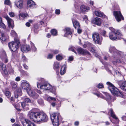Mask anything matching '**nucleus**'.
Here are the masks:
<instances>
[{"mask_svg":"<svg viewBox=\"0 0 126 126\" xmlns=\"http://www.w3.org/2000/svg\"><path fill=\"white\" fill-rule=\"evenodd\" d=\"M113 15L118 22H120L122 20H124V18L120 11H114Z\"/></svg>","mask_w":126,"mask_h":126,"instance_id":"1a4fd4ad","label":"nucleus"},{"mask_svg":"<svg viewBox=\"0 0 126 126\" xmlns=\"http://www.w3.org/2000/svg\"><path fill=\"white\" fill-rule=\"evenodd\" d=\"M38 80L41 82H37V87L38 88L48 90L50 92L54 93L56 90V88L52 87L50 84L46 81L43 78H39Z\"/></svg>","mask_w":126,"mask_h":126,"instance_id":"f03ea898","label":"nucleus"},{"mask_svg":"<svg viewBox=\"0 0 126 126\" xmlns=\"http://www.w3.org/2000/svg\"><path fill=\"white\" fill-rule=\"evenodd\" d=\"M8 38L7 35L4 32H0V39L1 41H5Z\"/></svg>","mask_w":126,"mask_h":126,"instance_id":"412c9836","label":"nucleus"},{"mask_svg":"<svg viewBox=\"0 0 126 126\" xmlns=\"http://www.w3.org/2000/svg\"><path fill=\"white\" fill-rule=\"evenodd\" d=\"M74 49L75 48L74 47H72L71 48H69V50L72 51L74 52V53H75L76 54L77 53L76 51Z\"/></svg>","mask_w":126,"mask_h":126,"instance_id":"de8ad7c7","label":"nucleus"},{"mask_svg":"<svg viewBox=\"0 0 126 126\" xmlns=\"http://www.w3.org/2000/svg\"><path fill=\"white\" fill-rule=\"evenodd\" d=\"M66 69V67L65 65L63 66L61 68L60 73L61 75H63L65 72Z\"/></svg>","mask_w":126,"mask_h":126,"instance_id":"bb28decb","label":"nucleus"},{"mask_svg":"<svg viewBox=\"0 0 126 126\" xmlns=\"http://www.w3.org/2000/svg\"><path fill=\"white\" fill-rule=\"evenodd\" d=\"M32 48L33 51H35L37 50L35 46L33 47H32Z\"/></svg>","mask_w":126,"mask_h":126,"instance_id":"13d9d810","label":"nucleus"},{"mask_svg":"<svg viewBox=\"0 0 126 126\" xmlns=\"http://www.w3.org/2000/svg\"><path fill=\"white\" fill-rule=\"evenodd\" d=\"M27 5L28 7H29L30 8H35L36 7V5L35 2L31 0H28Z\"/></svg>","mask_w":126,"mask_h":126,"instance_id":"6ab92c4d","label":"nucleus"},{"mask_svg":"<svg viewBox=\"0 0 126 126\" xmlns=\"http://www.w3.org/2000/svg\"><path fill=\"white\" fill-rule=\"evenodd\" d=\"M4 94L8 97H9L10 96L11 94L10 92L8 91H6L4 92Z\"/></svg>","mask_w":126,"mask_h":126,"instance_id":"58836bf2","label":"nucleus"},{"mask_svg":"<svg viewBox=\"0 0 126 126\" xmlns=\"http://www.w3.org/2000/svg\"><path fill=\"white\" fill-rule=\"evenodd\" d=\"M80 9L82 12H86L89 9V8L86 6L82 5L80 6Z\"/></svg>","mask_w":126,"mask_h":126,"instance_id":"b1692460","label":"nucleus"},{"mask_svg":"<svg viewBox=\"0 0 126 126\" xmlns=\"http://www.w3.org/2000/svg\"><path fill=\"white\" fill-rule=\"evenodd\" d=\"M78 32L80 34L81 33V29H79V28H78V29L77 30Z\"/></svg>","mask_w":126,"mask_h":126,"instance_id":"e2e57ef3","label":"nucleus"},{"mask_svg":"<svg viewBox=\"0 0 126 126\" xmlns=\"http://www.w3.org/2000/svg\"><path fill=\"white\" fill-rule=\"evenodd\" d=\"M53 52L55 54H57L58 53L59 51L58 50H55L53 51Z\"/></svg>","mask_w":126,"mask_h":126,"instance_id":"4d7b16f0","label":"nucleus"},{"mask_svg":"<svg viewBox=\"0 0 126 126\" xmlns=\"http://www.w3.org/2000/svg\"><path fill=\"white\" fill-rule=\"evenodd\" d=\"M73 57H70L69 59V61H71L73 60Z\"/></svg>","mask_w":126,"mask_h":126,"instance_id":"774afa93","label":"nucleus"},{"mask_svg":"<svg viewBox=\"0 0 126 126\" xmlns=\"http://www.w3.org/2000/svg\"><path fill=\"white\" fill-rule=\"evenodd\" d=\"M94 14L96 16L107 19V16L100 11H95Z\"/></svg>","mask_w":126,"mask_h":126,"instance_id":"a211bd4d","label":"nucleus"},{"mask_svg":"<svg viewBox=\"0 0 126 126\" xmlns=\"http://www.w3.org/2000/svg\"><path fill=\"white\" fill-rule=\"evenodd\" d=\"M65 33L64 34L65 36H67L68 35H71L72 33V31L71 29L69 27L65 28L64 30Z\"/></svg>","mask_w":126,"mask_h":126,"instance_id":"4be33fe9","label":"nucleus"},{"mask_svg":"<svg viewBox=\"0 0 126 126\" xmlns=\"http://www.w3.org/2000/svg\"><path fill=\"white\" fill-rule=\"evenodd\" d=\"M28 16V14H27L26 13H23L22 14H20L19 15V17L20 18V19L21 17L25 18Z\"/></svg>","mask_w":126,"mask_h":126,"instance_id":"c9c22d12","label":"nucleus"},{"mask_svg":"<svg viewBox=\"0 0 126 126\" xmlns=\"http://www.w3.org/2000/svg\"><path fill=\"white\" fill-rule=\"evenodd\" d=\"M23 66L25 69H28V66L26 65L25 64H24L23 65Z\"/></svg>","mask_w":126,"mask_h":126,"instance_id":"680f3d73","label":"nucleus"},{"mask_svg":"<svg viewBox=\"0 0 126 126\" xmlns=\"http://www.w3.org/2000/svg\"><path fill=\"white\" fill-rule=\"evenodd\" d=\"M0 26L1 28H2L3 29L6 28V26L5 24L3 22L0 24Z\"/></svg>","mask_w":126,"mask_h":126,"instance_id":"c03bdc74","label":"nucleus"},{"mask_svg":"<svg viewBox=\"0 0 126 126\" xmlns=\"http://www.w3.org/2000/svg\"><path fill=\"white\" fill-rule=\"evenodd\" d=\"M9 15L10 16L12 17H13L15 16V14L13 12H10L9 13Z\"/></svg>","mask_w":126,"mask_h":126,"instance_id":"8fccbe9b","label":"nucleus"},{"mask_svg":"<svg viewBox=\"0 0 126 126\" xmlns=\"http://www.w3.org/2000/svg\"><path fill=\"white\" fill-rule=\"evenodd\" d=\"M74 124L75 126H77L79 124V122L78 121L76 122H75Z\"/></svg>","mask_w":126,"mask_h":126,"instance_id":"338daca9","label":"nucleus"},{"mask_svg":"<svg viewBox=\"0 0 126 126\" xmlns=\"http://www.w3.org/2000/svg\"><path fill=\"white\" fill-rule=\"evenodd\" d=\"M117 83L121 89L124 91H126V81L123 82L122 81H118Z\"/></svg>","mask_w":126,"mask_h":126,"instance_id":"ddd939ff","label":"nucleus"},{"mask_svg":"<svg viewBox=\"0 0 126 126\" xmlns=\"http://www.w3.org/2000/svg\"><path fill=\"white\" fill-rule=\"evenodd\" d=\"M15 96L16 98H17L18 96H20L22 94L21 91V89L19 88L15 92Z\"/></svg>","mask_w":126,"mask_h":126,"instance_id":"393cba45","label":"nucleus"},{"mask_svg":"<svg viewBox=\"0 0 126 126\" xmlns=\"http://www.w3.org/2000/svg\"><path fill=\"white\" fill-rule=\"evenodd\" d=\"M78 53L80 54H86L90 55V53L87 50H84L81 48H78L77 49Z\"/></svg>","mask_w":126,"mask_h":126,"instance_id":"f3484780","label":"nucleus"},{"mask_svg":"<svg viewBox=\"0 0 126 126\" xmlns=\"http://www.w3.org/2000/svg\"><path fill=\"white\" fill-rule=\"evenodd\" d=\"M10 83L11 85L12 89H15L17 87V85L15 82L14 81H11Z\"/></svg>","mask_w":126,"mask_h":126,"instance_id":"473e14b6","label":"nucleus"},{"mask_svg":"<svg viewBox=\"0 0 126 126\" xmlns=\"http://www.w3.org/2000/svg\"><path fill=\"white\" fill-rule=\"evenodd\" d=\"M109 50L110 52L112 53L115 51H117V50L115 48V47L112 46L110 47Z\"/></svg>","mask_w":126,"mask_h":126,"instance_id":"7c9ffc66","label":"nucleus"},{"mask_svg":"<svg viewBox=\"0 0 126 126\" xmlns=\"http://www.w3.org/2000/svg\"><path fill=\"white\" fill-rule=\"evenodd\" d=\"M0 68L3 71H5L6 69L5 65L4 64L2 63H1L0 64Z\"/></svg>","mask_w":126,"mask_h":126,"instance_id":"2f4dec72","label":"nucleus"},{"mask_svg":"<svg viewBox=\"0 0 126 126\" xmlns=\"http://www.w3.org/2000/svg\"><path fill=\"white\" fill-rule=\"evenodd\" d=\"M106 33V32L104 31H102L101 32V34L103 36H105Z\"/></svg>","mask_w":126,"mask_h":126,"instance_id":"603ef678","label":"nucleus"},{"mask_svg":"<svg viewBox=\"0 0 126 126\" xmlns=\"http://www.w3.org/2000/svg\"><path fill=\"white\" fill-rule=\"evenodd\" d=\"M21 50L23 52H26L30 50V48L28 45H25L22 46Z\"/></svg>","mask_w":126,"mask_h":126,"instance_id":"aec40b11","label":"nucleus"},{"mask_svg":"<svg viewBox=\"0 0 126 126\" xmlns=\"http://www.w3.org/2000/svg\"><path fill=\"white\" fill-rule=\"evenodd\" d=\"M0 54L1 59L2 61L5 63H7L8 60L7 58L5 52L4 51H3Z\"/></svg>","mask_w":126,"mask_h":126,"instance_id":"2eb2a0df","label":"nucleus"},{"mask_svg":"<svg viewBox=\"0 0 126 126\" xmlns=\"http://www.w3.org/2000/svg\"><path fill=\"white\" fill-rule=\"evenodd\" d=\"M15 107L18 111H19L21 110L20 104H17L15 106Z\"/></svg>","mask_w":126,"mask_h":126,"instance_id":"a19ab883","label":"nucleus"},{"mask_svg":"<svg viewBox=\"0 0 126 126\" xmlns=\"http://www.w3.org/2000/svg\"><path fill=\"white\" fill-rule=\"evenodd\" d=\"M50 116L53 125L54 126H58L59 125V119L61 117L60 113H53L50 114Z\"/></svg>","mask_w":126,"mask_h":126,"instance_id":"39448f33","label":"nucleus"},{"mask_svg":"<svg viewBox=\"0 0 126 126\" xmlns=\"http://www.w3.org/2000/svg\"><path fill=\"white\" fill-rule=\"evenodd\" d=\"M51 32L53 35L54 36L56 35L57 33V31L54 29L51 30Z\"/></svg>","mask_w":126,"mask_h":126,"instance_id":"f704fd0d","label":"nucleus"},{"mask_svg":"<svg viewBox=\"0 0 126 126\" xmlns=\"http://www.w3.org/2000/svg\"><path fill=\"white\" fill-rule=\"evenodd\" d=\"M28 94L30 96L32 97L34 99H36L38 97V95L35 93L33 90H32L30 88L27 91Z\"/></svg>","mask_w":126,"mask_h":126,"instance_id":"9b49d317","label":"nucleus"},{"mask_svg":"<svg viewBox=\"0 0 126 126\" xmlns=\"http://www.w3.org/2000/svg\"><path fill=\"white\" fill-rule=\"evenodd\" d=\"M11 33V34L13 36H14V35H16V33L15 32V31L14 30H12Z\"/></svg>","mask_w":126,"mask_h":126,"instance_id":"3c124183","label":"nucleus"},{"mask_svg":"<svg viewBox=\"0 0 126 126\" xmlns=\"http://www.w3.org/2000/svg\"><path fill=\"white\" fill-rule=\"evenodd\" d=\"M21 122L23 126H35V124L28 119H25Z\"/></svg>","mask_w":126,"mask_h":126,"instance_id":"9d476101","label":"nucleus"},{"mask_svg":"<svg viewBox=\"0 0 126 126\" xmlns=\"http://www.w3.org/2000/svg\"><path fill=\"white\" fill-rule=\"evenodd\" d=\"M28 115L30 119L34 121L38 122L42 121L46 122L48 120V117L44 112H30Z\"/></svg>","mask_w":126,"mask_h":126,"instance_id":"f257e3e1","label":"nucleus"},{"mask_svg":"<svg viewBox=\"0 0 126 126\" xmlns=\"http://www.w3.org/2000/svg\"><path fill=\"white\" fill-rule=\"evenodd\" d=\"M59 63L57 62H55L54 64L53 68L54 69H58L59 66Z\"/></svg>","mask_w":126,"mask_h":126,"instance_id":"72a5a7b5","label":"nucleus"},{"mask_svg":"<svg viewBox=\"0 0 126 126\" xmlns=\"http://www.w3.org/2000/svg\"><path fill=\"white\" fill-rule=\"evenodd\" d=\"M22 59L24 62H26L27 61V59L26 57L24 55H22Z\"/></svg>","mask_w":126,"mask_h":126,"instance_id":"a18cd8bd","label":"nucleus"},{"mask_svg":"<svg viewBox=\"0 0 126 126\" xmlns=\"http://www.w3.org/2000/svg\"><path fill=\"white\" fill-rule=\"evenodd\" d=\"M56 58L58 60H60L62 59L63 57L62 55L59 54L56 56Z\"/></svg>","mask_w":126,"mask_h":126,"instance_id":"4c0bfd02","label":"nucleus"},{"mask_svg":"<svg viewBox=\"0 0 126 126\" xmlns=\"http://www.w3.org/2000/svg\"><path fill=\"white\" fill-rule=\"evenodd\" d=\"M21 104L22 107L25 110H29L28 104H27L25 102H22L21 103Z\"/></svg>","mask_w":126,"mask_h":126,"instance_id":"a878e982","label":"nucleus"},{"mask_svg":"<svg viewBox=\"0 0 126 126\" xmlns=\"http://www.w3.org/2000/svg\"><path fill=\"white\" fill-rule=\"evenodd\" d=\"M20 45L19 40L18 39H15V41L10 43L8 46L10 50L14 52L17 50Z\"/></svg>","mask_w":126,"mask_h":126,"instance_id":"423d86ee","label":"nucleus"},{"mask_svg":"<svg viewBox=\"0 0 126 126\" xmlns=\"http://www.w3.org/2000/svg\"><path fill=\"white\" fill-rule=\"evenodd\" d=\"M94 23L98 25H100L101 23V19L98 17H96L95 18Z\"/></svg>","mask_w":126,"mask_h":126,"instance_id":"cd10ccee","label":"nucleus"},{"mask_svg":"<svg viewBox=\"0 0 126 126\" xmlns=\"http://www.w3.org/2000/svg\"><path fill=\"white\" fill-rule=\"evenodd\" d=\"M122 118L123 120L126 121V116H122Z\"/></svg>","mask_w":126,"mask_h":126,"instance_id":"052dcab7","label":"nucleus"},{"mask_svg":"<svg viewBox=\"0 0 126 126\" xmlns=\"http://www.w3.org/2000/svg\"><path fill=\"white\" fill-rule=\"evenodd\" d=\"M53 57V55L51 54H49L47 57V59H51Z\"/></svg>","mask_w":126,"mask_h":126,"instance_id":"864d4df0","label":"nucleus"},{"mask_svg":"<svg viewBox=\"0 0 126 126\" xmlns=\"http://www.w3.org/2000/svg\"><path fill=\"white\" fill-rule=\"evenodd\" d=\"M5 18L7 21L9 27L13 28L14 26L13 21L8 16H6Z\"/></svg>","mask_w":126,"mask_h":126,"instance_id":"4468645a","label":"nucleus"},{"mask_svg":"<svg viewBox=\"0 0 126 126\" xmlns=\"http://www.w3.org/2000/svg\"><path fill=\"white\" fill-rule=\"evenodd\" d=\"M83 19L86 22V23L87 22L88 20L87 19V16H85L83 18Z\"/></svg>","mask_w":126,"mask_h":126,"instance_id":"5fc2aeb1","label":"nucleus"},{"mask_svg":"<svg viewBox=\"0 0 126 126\" xmlns=\"http://www.w3.org/2000/svg\"><path fill=\"white\" fill-rule=\"evenodd\" d=\"M107 84L109 86L108 88L111 92L112 94L114 95L120 96L121 97L126 98V95H123V93L119 91V90L109 82H108Z\"/></svg>","mask_w":126,"mask_h":126,"instance_id":"7ed1b4c3","label":"nucleus"},{"mask_svg":"<svg viewBox=\"0 0 126 126\" xmlns=\"http://www.w3.org/2000/svg\"><path fill=\"white\" fill-rule=\"evenodd\" d=\"M110 112L111 116L114 118L116 120H118V118L116 117V115L114 114V113L112 109H110V111L109 112Z\"/></svg>","mask_w":126,"mask_h":126,"instance_id":"c85d7f7f","label":"nucleus"},{"mask_svg":"<svg viewBox=\"0 0 126 126\" xmlns=\"http://www.w3.org/2000/svg\"><path fill=\"white\" fill-rule=\"evenodd\" d=\"M72 22L74 27L75 28H79L80 27L79 23L77 20H75L74 18L72 19Z\"/></svg>","mask_w":126,"mask_h":126,"instance_id":"5701e85b","label":"nucleus"},{"mask_svg":"<svg viewBox=\"0 0 126 126\" xmlns=\"http://www.w3.org/2000/svg\"><path fill=\"white\" fill-rule=\"evenodd\" d=\"M25 102L26 103H30L31 102V100L29 98L25 97L24 99Z\"/></svg>","mask_w":126,"mask_h":126,"instance_id":"ea45409f","label":"nucleus"},{"mask_svg":"<svg viewBox=\"0 0 126 126\" xmlns=\"http://www.w3.org/2000/svg\"><path fill=\"white\" fill-rule=\"evenodd\" d=\"M38 103L40 105H43L44 104V102L43 100L41 99H39L38 101Z\"/></svg>","mask_w":126,"mask_h":126,"instance_id":"37998d69","label":"nucleus"},{"mask_svg":"<svg viewBox=\"0 0 126 126\" xmlns=\"http://www.w3.org/2000/svg\"><path fill=\"white\" fill-rule=\"evenodd\" d=\"M15 5L18 8L20 9L23 7V2L21 0H16L14 2Z\"/></svg>","mask_w":126,"mask_h":126,"instance_id":"dca6fc26","label":"nucleus"},{"mask_svg":"<svg viewBox=\"0 0 126 126\" xmlns=\"http://www.w3.org/2000/svg\"><path fill=\"white\" fill-rule=\"evenodd\" d=\"M92 37L94 42L95 43L99 45L101 44L102 38L100 37L99 34L96 32H94L92 34Z\"/></svg>","mask_w":126,"mask_h":126,"instance_id":"6e6552de","label":"nucleus"},{"mask_svg":"<svg viewBox=\"0 0 126 126\" xmlns=\"http://www.w3.org/2000/svg\"><path fill=\"white\" fill-rule=\"evenodd\" d=\"M112 54V56L114 60L113 62V63L115 64L116 63H120L121 61L118 59L120 58L122 53L117 50V51H115Z\"/></svg>","mask_w":126,"mask_h":126,"instance_id":"0eeeda50","label":"nucleus"},{"mask_svg":"<svg viewBox=\"0 0 126 126\" xmlns=\"http://www.w3.org/2000/svg\"><path fill=\"white\" fill-rule=\"evenodd\" d=\"M4 3L6 5H10L11 4V2L9 0H5Z\"/></svg>","mask_w":126,"mask_h":126,"instance_id":"79ce46f5","label":"nucleus"},{"mask_svg":"<svg viewBox=\"0 0 126 126\" xmlns=\"http://www.w3.org/2000/svg\"><path fill=\"white\" fill-rule=\"evenodd\" d=\"M103 93H104V94L106 96V100L108 101V104H109V101H110V96L108 93L104 92H103Z\"/></svg>","mask_w":126,"mask_h":126,"instance_id":"c756f323","label":"nucleus"},{"mask_svg":"<svg viewBox=\"0 0 126 126\" xmlns=\"http://www.w3.org/2000/svg\"><path fill=\"white\" fill-rule=\"evenodd\" d=\"M94 94L98 97H100L102 98H104V97L102 96L101 94H100L95 93Z\"/></svg>","mask_w":126,"mask_h":126,"instance_id":"09e8293b","label":"nucleus"},{"mask_svg":"<svg viewBox=\"0 0 126 126\" xmlns=\"http://www.w3.org/2000/svg\"><path fill=\"white\" fill-rule=\"evenodd\" d=\"M22 85L23 89L27 91L30 88V84L27 81H24L22 83Z\"/></svg>","mask_w":126,"mask_h":126,"instance_id":"f8f14e48","label":"nucleus"},{"mask_svg":"<svg viewBox=\"0 0 126 126\" xmlns=\"http://www.w3.org/2000/svg\"><path fill=\"white\" fill-rule=\"evenodd\" d=\"M90 4L92 6H93L94 4V2L93 1L90 0Z\"/></svg>","mask_w":126,"mask_h":126,"instance_id":"69168bd1","label":"nucleus"},{"mask_svg":"<svg viewBox=\"0 0 126 126\" xmlns=\"http://www.w3.org/2000/svg\"><path fill=\"white\" fill-rule=\"evenodd\" d=\"M97 87L99 88H101L104 87L103 85L101 83L98 84L97 86Z\"/></svg>","mask_w":126,"mask_h":126,"instance_id":"49530a36","label":"nucleus"},{"mask_svg":"<svg viewBox=\"0 0 126 126\" xmlns=\"http://www.w3.org/2000/svg\"><path fill=\"white\" fill-rule=\"evenodd\" d=\"M111 32L109 33V36L110 39L112 40H116L121 38L122 34L119 31L112 28Z\"/></svg>","mask_w":126,"mask_h":126,"instance_id":"20e7f679","label":"nucleus"},{"mask_svg":"<svg viewBox=\"0 0 126 126\" xmlns=\"http://www.w3.org/2000/svg\"><path fill=\"white\" fill-rule=\"evenodd\" d=\"M60 13V11L59 9H56V10L55 13L57 14H59Z\"/></svg>","mask_w":126,"mask_h":126,"instance_id":"6e6d98bb","label":"nucleus"},{"mask_svg":"<svg viewBox=\"0 0 126 126\" xmlns=\"http://www.w3.org/2000/svg\"><path fill=\"white\" fill-rule=\"evenodd\" d=\"M20 80V78L19 77H18L16 78L15 79V80L16 81H19Z\"/></svg>","mask_w":126,"mask_h":126,"instance_id":"bf43d9fd","label":"nucleus"},{"mask_svg":"<svg viewBox=\"0 0 126 126\" xmlns=\"http://www.w3.org/2000/svg\"><path fill=\"white\" fill-rule=\"evenodd\" d=\"M26 25L28 27H30V24L29 22L26 23Z\"/></svg>","mask_w":126,"mask_h":126,"instance_id":"0e129e2a","label":"nucleus"},{"mask_svg":"<svg viewBox=\"0 0 126 126\" xmlns=\"http://www.w3.org/2000/svg\"><path fill=\"white\" fill-rule=\"evenodd\" d=\"M44 97L45 100L49 101L51 100V97L49 96L48 95H45L44 96Z\"/></svg>","mask_w":126,"mask_h":126,"instance_id":"e433bc0d","label":"nucleus"}]
</instances>
